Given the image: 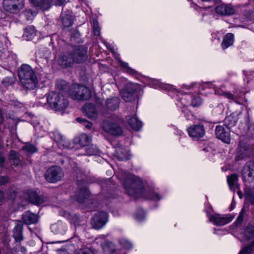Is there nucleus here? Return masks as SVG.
Instances as JSON below:
<instances>
[{"mask_svg": "<svg viewBox=\"0 0 254 254\" xmlns=\"http://www.w3.org/2000/svg\"><path fill=\"white\" fill-rule=\"evenodd\" d=\"M20 83L26 88L34 89L38 80L37 76L32 67L28 64H23L18 70Z\"/></svg>", "mask_w": 254, "mask_h": 254, "instance_id": "1", "label": "nucleus"}, {"mask_svg": "<svg viewBox=\"0 0 254 254\" xmlns=\"http://www.w3.org/2000/svg\"><path fill=\"white\" fill-rule=\"evenodd\" d=\"M123 185L127 192L131 196L141 192L143 188L142 182L137 177L132 174H127L123 181Z\"/></svg>", "mask_w": 254, "mask_h": 254, "instance_id": "2", "label": "nucleus"}, {"mask_svg": "<svg viewBox=\"0 0 254 254\" xmlns=\"http://www.w3.org/2000/svg\"><path fill=\"white\" fill-rule=\"evenodd\" d=\"M47 102L56 111L64 110L68 105L67 100L61 93L52 92L47 95Z\"/></svg>", "mask_w": 254, "mask_h": 254, "instance_id": "3", "label": "nucleus"}, {"mask_svg": "<svg viewBox=\"0 0 254 254\" xmlns=\"http://www.w3.org/2000/svg\"><path fill=\"white\" fill-rule=\"evenodd\" d=\"M69 95L73 99L86 100L91 96L90 89L83 85H75L72 87Z\"/></svg>", "mask_w": 254, "mask_h": 254, "instance_id": "4", "label": "nucleus"}, {"mask_svg": "<svg viewBox=\"0 0 254 254\" xmlns=\"http://www.w3.org/2000/svg\"><path fill=\"white\" fill-rule=\"evenodd\" d=\"M101 128L105 132L113 136H120L123 133L122 128L112 119L104 120Z\"/></svg>", "mask_w": 254, "mask_h": 254, "instance_id": "5", "label": "nucleus"}, {"mask_svg": "<svg viewBox=\"0 0 254 254\" xmlns=\"http://www.w3.org/2000/svg\"><path fill=\"white\" fill-rule=\"evenodd\" d=\"M64 175V172L60 167L54 166L46 171L44 176L47 182L55 183L61 180Z\"/></svg>", "mask_w": 254, "mask_h": 254, "instance_id": "6", "label": "nucleus"}, {"mask_svg": "<svg viewBox=\"0 0 254 254\" xmlns=\"http://www.w3.org/2000/svg\"><path fill=\"white\" fill-rule=\"evenodd\" d=\"M108 214L105 211L95 213L91 220L92 227L96 230L101 229L108 221Z\"/></svg>", "mask_w": 254, "mask_h": 254, "instance_id": "7", "label": "nucleus"}, {"mask_svg": "<svg viewBox=\"0 0 254 254\" xmlns=\"http://www.w3.org/2000/svg\"><path fill=\"white\" fill-rule=\"evenodd\" d=\"M70 53L74 64L83 63L86 61L88 57L87 48L82 46H74Z\"/></svg>", "mask_w": 254, "mask_h": 254, "instance_id": "8", "label": "nucleus"}, {"mask_svg": "<svg viewBox=\"0 0 254 254\" xmlns=\"http://www.w3.org/2000/svg\"><path fill=\"white\" fill-rule=\"evenodd\" d=\"M137 85L131 83H127L121 92L122 98L126 102H131L136 97Z\"/></svg>", "mask_w": 254, "mask_h": 254, "instance_id": "9", "label": "nucleus"}, {"mask_svg": "<svg viewBox=\"0 0 254 254\" xmlns=\"http://www.w3.org/2000/svg\"><path fill=\"white\" fill-rule=\"evenodd\" d=\"M3 5L6 11L16 13L22 8L23 0H4Z\"/></svg>", "mask_w": 254, "mask_h": 254, "instance_id": "10", "label": "nucleus"}, {"mask_svg": "<svg viewBox=\"0 0 254 254\" xmlns=\"http://www.w3.org/2000/svg\"><path fill=\"white\" fill-rule=\"evenodd\" d=\"M189 136L193 139H198L204 136L205 130L202 125L191 126L187 129Z\"/></svg>", "mask_w": 254, "mask_h": 254, "instance_id": "11", "label": "nucleus"}, {"mask_svg": "<svg viewBox=\"0 0 254 254\" xmlns=\"http://www.w3.org/2000/svg\"><path fill=\"white\" fill-rule=\"evenodd\" d=\"M242 175L245 182H251L254 179V162H247L244 166Z\"/></svg>", "mask_w": 254, "mask_h": 254, "instance_id": "12", "label": "nucleus"}, {"mask_svg": "<svg viewBox=\"0 0 254 254\" xmlns=\"http://www.w3.org/2000/svg\"><path fill=\"white\" fill-rule=\"evenodd\" d=\"M51 57V53L48 48L40 50L36 56V62L41 65L45 66Z\"/></svg>", "mask_w": 254, "mask_h": 254, "instance_id": "13", "label": "nucleus"}, {"mask_svg": "<svg viewBox=\"0 0 254 254\" xmlns=\"http://www.w3.org/2000/svg\"><path fill=\"white\" fill-rule=\"evenodd\" d=\"M233 218L234 217L230 214L221 216L215 214L211 216L210 221L215 225L223 226L231 222Z\"/></svg>", "mask_w": 254, "mask_h": 254, "instance_id": "14", "label": "nucleus"}, {"mask_svg": "<svg viewBox=\"0 0 254 254\" xmlns=\"http://www.w3.org/2000/svg\"><path fill=\"white\" fill-rule=\"evenodd\" d=\"M229 129H225L224 126H217L215 128V134L218 139L226 143H230Z\"/></svg>", "mask_w": 254, "mask_h": 254, "instance_id": "15", "label": "nucleus"}, {"mask_svg": "<svg viewBox=\"0 0 254 254\" xmlns=\"http://www.w3.org/2000/svg\"><path fill=\"white\" fill-rule=\"evenodd\" d=\"M58 64L63 68L73 66L74 63L70 53L61 54L58 59Z\"/></svg>", "mask_w": 254, "mask_h": 254, "instance_id": "16", "label": "nucleus"}, {"mask_svg": "<svg viewBox=\"0 0 254 254\" xmlns=\"http://www.w3.org/2000/svg\"><path fill=\"white\" fill-rule=\"evenodd\" d=\"M215 11L219 15L226 16L234 14L235 9L231 4H222L215 7Z\"/></svg>", "mask_w": 254, "mask_h": 254, "instance_id": "17", "label": "nucleus"}, {"mask_svg": "<svg viewBox=\"0 0 254 254\" xmlns=\"http://www.w3.org/2000/svg\"><path fill=\"white\" fill-rule=\"evenodd\" d=\"M83 112L88 118L96 119L98 116V111L94 104H85L83 107Z\"/></svg>", "mask_w": 254, "mask_h": 254, "instance_id": "18", "label": "nucleus"}, {"mask_svg": "<svg viewBox=\"0 0 254 254\" xmlns=\"http://www.w3.org/2000/svg\"><path fill=\"white\" fill-rule=\"evenodd\" d=\"M39 217L37 215L29 211L25 212L22 215L23 222L27 225L36 224L38 222Z\"/></svg>", "mask_w": 254, "mask_h": 254, "instance_id": "19", "label": "nucleus"}, {"mask_svg": "<svg viewBox=\"0 0 254 254\" xmlns=\"http://www.w3.org/2000/svg\"><path fill=\"white\" fill-rule=\"evenodd\" d=\"M120 104V99L118 97H110L106 101L105 107L108 110L114 111L119 108Z\"/></svg>", "mask_w": 254, "mask_h": 254, "instance_id": "20", "label": "nucleus"}, {"mask_svg": "<svg viewBox=\"0 0 254 254\" xmlns=\"http://www.w3.org/2000/svg\"><path fill=\"white\" fill-rule=\"evenodd\" d=\"M89 191L86 188H83L77 190L75 194V199L79 203H82L89 196Z\"/></svg>", "mask_w": 254, "mask_h": 254, "instance_id": "21", "label": "nucleus"}, {"mask_svg": "<svg viewBox=\"0 0 254 254\" xmlns=\"http://www.w3.org/2000/svg\"><path fill=\"white\" fill-rule=\"evenodd\" d=\"M60 22L63 28L69 27L73 24V16L70 13L63 12L61 16Z\"/></svg>", "mask_w": 254, "mask_h": 254, "instance_id": "22", "label": "nucleus"}, {"mask_svg": "<svg viewBox=\"0 0 254 254\" xmlns=\"http://www.w3.org/2000/svg\"><path fill=\"white\" fill-rule=\"evenodd\" d=\"M28 199L31 203L35 205L41 204L45 201L44 197L39 195L34 191H31L29 192Z\"/></svg>", "mask_w": 254, "mask_h": 254, "instance_id": "23", "label": "nucleus"}, {"mask_svg": "<svg viewBox=\"0 0 254 254\" xmlns=\"http://www.w3.org/2000/svg\"><path fill=\"white\" fill-rule=\"evenodd\" d=\"M32 5L39 7L43 10H47L50 7L52 0H29Z\"/></svg>", "mask_w": 254, "mask_h": 254, "instance_id": "24", "label": "nucleus"}, {"mask_svg": "<svg viewBox=\"0 0 254 254\" xmlns=\"http://www.w3.org/2000/svg\"><path fill=\"white\" fill-rule=\"evenodd\" d=\"M238 176L236 174H232L227 176V182L231 190H235L238 188Z\"/></svg>", "mask_w": 254, "mask_h": 254, "instance_id": "25", "label": "nucleus"}, {"mask_svg": "<svg viewBox=\"0 0 254 254\" xmlns=\"http://www.w3.org/2000/svg\"><path fill=\"white\" fill-rule=\"evenodd\" d=\"M234 40V35L232 33L227 34L223 38L221 47L225 50L233 44Z\"/></svg>", "mask_w": 254, "mask_h": 254, "instance_id": "26", "label": "nucleus"}, {"mask_svg": "<svg viewBox=\"0 0 254 254\" xmlns=\"http://www.w3.org/2000/svg\"><path fill=\"white\" fill-rule=\"evenodd\" d=\"M91 138L85 133L80 134L78 137L75 138L74 141L78 143L82 146H87L90 142Z\"/></svg>", "mask_w": 254, "mask_h": 254, "instance_id": "27", "label": "nucleus"}, {"mask_svg": "<svg viewBox=\"0 0 254 254\" xmlns=\"http://www.w3.org/2000/svg\"><path fill=\"white\" fill-rule=\"evenodd\" d=\"M22 228V225L20 223L17 224L14 227L13 236L16 241H21L23 240Z\"/></svg>", "mask_w": 254, "mask_h": 254, "instance_id": "28", "label": "nucleus"}, {"mask_svg": "<svg viewBox=\"0 0 254 254\" xmlns=\"http://www.w3.org/2000/svg\"><path fill=\"white\" fill-rule=\"evenodd\" d=\"M238 150V151L236 156V160L237 161L241 160L246 157L249 156L251 154V151L246 148L239 147Z\"/></svg>", "mask_w": 254, "mask_h": 254, "instance_id": "29", "label": "nucleus"}, {"mask_svg": "<svg viewBox=\"0 0 254 254\" xmlns=\"http://www.w3.org/2000/svg\"><path fill=\"white\" fill-rule=\"evenodd\" d=\"M222 95L229 100L234 101L237 104H240L243 102V99H241L239 96L236 95L235 92L231 93L229 92H223Z\"/></svg>", "mask_w": 254, "mask_h": 254, "instance_id": "30", "label": "nucleus"}, {"mask_svg": "<svg viewBox=\"0 0 254 254\" xmlns=\"http://www.w3.org/2000/svg\"><path fill=\"white\" fill-rule=\"evenodd\" d=\"M35 36L36 31L34 28L32 26H28L25 28L23 36L26 40H30Z\"/></svg>", "mask_w": 254, "mask_h": 254, "instance_id": "31", "label": "nucleus"}, {"mask_svg": "<svg viewBox=\"0 0 254 254\" xmlns=\"http://www.w3.org/2000/svg\"><path fill=\"white\" fill-rule=\"evenodd\" d=\"M237 120L236 117H235L233 114H231L225 119V126L228 129H229L235 125L236 123L237 122Z\"/></svg>", "mask_w": 254, "mask_h": 254, "instance_id": "32", "label": "nucleus"}, {"mask_svg": "<svg viewBox=\"0 0 254 254\" xmlns=\"http://www.w3.org/2000/svg\"><path fill=\"white\" fill-rule=\"evenodd\" d=\"M51 229L57 234L64 235L66 231V226L62 223L53 225Z\"/></svg>", "mask_w": 254, "mask_h": 254, "instance_id": "33", "label": "nucleus"}, {"mask_svg": "<svg viewBox=\"0 0 254 254\" xmlns=\"http://www.w3.org/2000/svg\"><path fill=\"white\" fill-rule=\"evenodd\" d=\"M128 124L133 129L135 130H138L142 126L141 122L134 117L129 119Z\"/></svg>", "mask_w": 254, "mask_h": 254, "instance_id": "34", "label": "nucleus"}, {"mask_svg": "<svg viewBox=\"0 0 254 254\" xmlns=\"http://www.w3.org/2000/svg\"><path fill=\"white\" fill-rule=\"evenodd\" d=\"M244 236L247 240L252 239L254 237V226L248 225L244 230Z\"/></svg>", "mask_w": 254, "mask_h": 254, "instance_id": "35", "label": "nucleus"}, {"mask_svg": "<svg viewBox=\"0 0 254 254\" xmlns=\"http://www.w3.org/2000/svg\"><path fill=\"white\" fill-rule=\"evenodd\" d=\"M104 251L107 254H112L115 252V247L114 244L111 242H106L103 245Z\"/></svg>", "mask_w": 254, "mask_h": 254, "instance_id": "36", "label": "nucleus"}, {"mask_svg": "<svg viewBox=\"0 0 254 254\" xmlns=\"http://www.w3.org/2000/svg\"><path fill=\"white\" fill-rule=\"evenodd\" d=\"M254 250V241L243 248L239 254H250Z\"/></svg>", "mask_w": 254, "mask_h": 254, "instance_id": "37", "label": "nucleus"}, {"mask_svg": "<svg viewBox=\"0 0 254 254\" xmlns=\"http://www.w3.org/2000/svg\"><path fill=\"white\" fill-rule=\"evenodd\" d=\"M86 152L89 155H97L101 153L100 150L98 147L93 144L89 146L86 148Z\"/></svg>", "mask_w": 254, "mask_h": 254, "instance_id": "38", "label": "nucleus"}, {"mask_svg": "<svg viewBox=\"0 0 254 254\" xmlns=\"http://www.w3.org/2000/svg\"><path fill=\"white\" fill-rule=\"evenodd\" d=\"M9 157L10 159L12 161L13 165L17 166L19 164L20 162L19 157L17 153L14 150H11L10 151Z\"/></svg>", "mask_w": 254, "mask_h": 254, "instance_id": "39", "label": "nucleus"}, {"mask_svg": "<svg viewBox=\"0 0 254 254\" xmlns=\"http://www.w3.org/2000/svg\"><path fill=\"white\" fill-rule=\"evenodd\" d=\"M22 149L28 153L32 154L37 151V148L34 145L30 143H26Z\"/></svg>", "mask_w": 254, "mask_h": 254, "instance_id": "40", "label": "nucleus"}, {"mask_svg": "<svg viewBox=\"0 0 254 254\" xmlns=\"http://www.w3.org/2000/svg\"><path fill=\"white\" fill-rule=\"evenodd\" d=\"M14 77L13 75L6 77L1 81V84L4 87H7L12 85L14 82Z\"/></svg>", "mask_w": 254, "mask_h": 254, "instance_id": "41", "label": "nucleus"}, {"mask_svg": "<svg viewBox=\"0 0 254 254\" xmlns=\"http://www.w3.org/2000/svg\"><path fill=\"white\" fill-rule=\"evenodd\" d=\"M119 243L122 246L126 249H130L132 248L131 243L126 239L122 238L120 239Z\"/></svg>", "mask_w": 254, "mask_h": 254, "instance_id": "42", "label": "nucleus"}, {"mask_svg": "<svg viewBox=\"0 0 254 254\" xmlns=\"http://www.w3.org/2000/svg\"><path fill=\"white\" fill-rule=\"evenodd\" d=\"M59 135V138H58L56 141L59 142L60 144L63 145L64 148H66L67 149H72L73 148V146H70V144L67 145V143L66 142H64L63 140V136H61L60 134Z\"/></svg>", "mask_w": 254, "mask_h": 254, "instance_id": "43", "label": "nucleus"}, {"mask_svg": "<svg viewBox=\"0 0 254 254\" xmlns=\"http://www.w3.org/2000/svg\"><path fill=\"white\" fill-rule=\"evenodd\" d=\"M202 101L199 97L195 96L191 100V104L193 107H197L201 105Z\"/></svg>", "mask_w": 254, "mask_h": 254, "instance_id": "44", "label": "nucleus"}, {"mask_svg": "<svg viewBox=\"0 0 254 254\" xmlns=\"http://www.w3.org/2000/svg\"><path fill=\"white\" fill-rule=\"evenodd\" d=\"M75 254H95L89 248L81 249L77 251Z\"/></svg>", "mask_w": 254, "mask_h": 254, "instance_id": "45", "label": "nucleus"}, {"mask_svg": "<svg viewBox=\"0 0 254 254\" xmlns=\"http://www.w3.org/2000/svg\"><path fill=\"white\" fill-rule=\"evenodd\" d=\"M135 219L138 221H141L145 218V214L142 210H140L138 211V214L136 213L135 215Z\"/></svg>", "mask_w": 254, "mask_h": 254, "instance_id": "46", "label": "nucleus"}, {"mask_svg": "<svg viewBox=\"0 0 254 254\" xmlns=\"http://www.w3.org/2000/svg\"><path fill=\"white\" fill-rule=\"evenodd\" d=\"M244 213H245V209L244 208H242L241 211H240L239 216L237 217L236 223L238 224H240L242 222L244 219Z\"/></svg>", "mask_w": 254, "mask_h": 254, "instance_id": "47", "label": "nucleus"}, {"mask_svg": "<svg viewBox=\"0 0 254 254\" xmlns=\"http://www.w3.org/2000/svg\"><path fill=\"white\" fill-rule=\"evenodd\" d=\"M94 33L95 35L99 36L100 34V29L97 21H94L93 25Z\"/></svg>", "mask_w": 254, "mask_h": 254, "instance_id": "48", "label": "nucleus"}, {"mask_svg": "<svg viewBox=\"0 0 254 254\" xmlns=\"http://www.w3.org/2000/svg\"><path fill=\"white\" fill-rule=\"evenodd\" d=\"M248 18L250 20L254 21V9L248 12Z\"/></svg>", "mask_w": 254, "mask_h": 254, "instance_id": "49", "label": "nucleus"}, {"mask_svg": "<svg viewBox=\"0 0 254 254\" xmlns=\"http://www.w3.org/2000/svg\"><path fill=\"white\" fill-rule=\"evenodd\" d=\"M118 62H119V63L120 66L122 67L127 69V67H128V64L127 63L124 62L121 60H119Z\"/></svg>", "mask_w": 254, "mask_h": 254, "instance_id": "50", "label": "nucleus"}, {"mask_svg": "<svg viewBox=\"0 0 254 254\" xmlns=\"http://www.w3.org/2000/svg\"><path fill=\"white\" fill-rule=\"evenodd\" d=\"M8 181V178L6 176L0 177V185H2Z\"/></svg>", "mask_w": 254, "mask_h": 254, "instance_id": "51", "label": "nucleus"}, {"mask_svg": "<svg viewBox=\"0 0 254 254\" xmlns=\"http://www.w3.org/2000/svg\"><path fill=\"white\" fill-rule=\"evenodd\" d=\"M127 72L128 73L131 74V75H134L137 74V71H135L134 69L131 68L130 67H128L126 69Z\"/></svg>", "mask_w": 254, "mask_h": 254, "instance_id": "52", "label": "nucleus"}, {"mask_svg": "<svg viewBox=\"0 0 254 254\" xmlns=\"http://www.w3.org/2000/svg\"><path fill=\"white\" fill-rule=\"evenodd\" d=\"M247 198L252 203H254V196L253 194H247Z\"/></svg>", "mask_w": 254, "mask_h": 254, "instance_id": "53", "label": "nucleus"}, {"mask_svg": "<svg viewBox=\"0 0 254 254\" xmlns=\"http://www.w3.org/2000/svg\"><path fill=\"white\" fill-rule=\"evenodd\" d=\"M151 198L154 200H160L161 199V197L158 193H153L152 196L151 197Z\"/></svg>", "mask_w": 254, "mask_h": 254, "instance_id": "54", "label": "nucleus"}, {"mask_svg": "<svg viewBox=\"0 0 254 254\" xmlns=\"http://www.w3.org/2000/svg\"><path fill=\"white\" fill-rule=\"evenodd\" d=\"M84 125L85 126V127H86L87 128L90 129L92 126V124L91 122L87 121L85 123Z\"/></svg>", "mask_w": 254, "mask_h": 254, "instance_id": "55", "label": "nucleus"}, {"mask_svg": "<svg viewBox=\"0 0 254 254\" xmlns=\"http://www.w3.org/2000/svg\"><path fill=\"white\" fill-rule=\"evenodd\" d=\"M77 122L80 123L81 124H84L87 121V120L84 118H81L80 117H78L76 119Z\"/></svg>", "mask_w": 254, "mask_h": 254, "instance_id": "56", "label": "nucleus"}, {"mask_svg": "<svg viewBox=\"0 0 254 254\" xmlns=\"http://www.w3.org/2000/svg\"><path fill=\"white\" fill-rule=\"evenodd\" d=\"M4 162V157L0 154V166H3Z\"/></svg>", "mask_w": 254, "mask_h": 254, "instance_id": "57", "label": "nucleus"}, {"mask_svg": "<svg viewBox=\"0 0 254 254\" xmlns=\"http://www.w3.org/2000/svg\"><path fill=\"white\" fill-rule=\"evenodd\" d=\"M57 5L62 4L65 0H54Z\"/></svg>", "mask_w": 254, "mask_h": 254, "instance_id": "58", "label": "nucleus"}, {"mask_svg": "<svg viewBox=\"0 0 254 254\" xmlns=\"http://www.w3.org/2000/svg\"><path fill=\"white\" fill-rule=\"evenodd\" d=\"M4 198V194L3 191L0 190V202Z\"/></svg>", "mask_w": 254, "mask_h": 254, "instance_id": "59", "label": "nucleus"}, {"mask_svg": "<svg viewBox=\"0 0 254 254\" xmlns=\"http://www.w3.org/2000/svg\"><path fill=\"white\" fill-rule=\"evenodd\" d=\"M2 134V132L0 130V148H1L2 146V143H1V135Z\"/></svg>", "mask_w": 254, "mask_h": 254, "instance_id": "60", "label": "nucleus"}, {"mask_svg": "<svg viewBox=\"0 0 254 254\" xmlns=\"http://www.w3.org/2000/svg\"><path fill=\"white\" fill-rule=\"evenodd\" d=\"M63 216H64V217H67L68 214H67V213H66L65 211H64L63 212Z\"/></svg>", "mask_w": 254, "mask_h": 254, "instance_id": "61", "label": "nucleus"}, {"mask_svg": "<svg viewBox=\"0 0 254 254\" xmlns=\"http://www.w3.org/2000/svg\"><path fill=\"white\" fill-rule=\"evenodd\" d=\"M10 196L11 197V198H13V197L15 196V193L14 192H13V194H11L10 195Z\"/></svg>", "mask_w": 254, "mask_h": 254, "instance_id": "62", "label": "nucleus"}, {"mask_svg": "<svg viewBox=\"0 0 254 254\" xmlns=\"http://www.w3.org/2000/svg\"><path fill=\"white\" fill-rule=\"evenodd\" d=\"M28 12L29 13H31V14H33V13H32V11L31 10L29 9L28 11Z\"/></svg>", "mask_w": 254, "mask_h": 254, "instance_id": "63", "label": "nucleus"}, {"mask_svg": "<svg viewBox=\"0 0 254 254\" xmlns=\"http://www.w3.org/2000/svg\"><path fill=\"white\" fill-rule=\"evenodd\" d=\"M61 254H69L66 252H63Z\"/></svg>", "mask_w": 254, "mask_h": 254, "instance_id": "64", "label": "nucleus"}]
</instances>
